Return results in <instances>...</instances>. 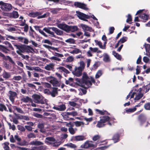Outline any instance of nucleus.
<instances>
[{"label": "nucleus", "instance_id": "obj_35", "mask_svg": "<svg viewBox=\"0 0 150 150\" xmlns=\"http://www.w3.org/2000/svg\"><path fill=\"white\" fill-rule=\"evenodd\" d=\"M96 110L101 115H104V114L110 115V113L105 110H103V111H102L98 109H96Z\"/></svg>", "mask_w": 150, "mask_h": 150}, {"label": "nucleus", "instance_id": "obj_61", "mask_svg": "<svg viewBox=\"0 0 150 150\" xmlns=\"http://www.w3.org/2000/svg\"><path fill=\"white\" fill-rule=\"evenodd\" d=\"M75 124L76 127L80 126L81 125H83V123L82 122L76 121L75 122Z\"/></svg>", "mask_w": 150, "mask_h": 150}, {"label": "nucleus", "instance_id": "obj_48", "mask_svg": "<svg viewBox=\"0 0 150 150\" xmlns=\"http://www.w3.org/2000/svg\"><path fill=\"white\" fill-rule=\"evenodd\" d=\"M27 137L29 139L35 138L36 137V135L35 134L33 133H30L27 135Z\"/></svg>", "mask_w": 150, "mask_h": 150}, {"label": "nucleus", "instance_id": "obj_47", "mask_svg": "<svg viewBox=\"0 0 150 150\" xmlns=\"http://www.w3.org/2000/svg\"><path fill=\"white\" fill-rule=\"evenodd\" d=\"M4 149L5 150H10V148L8 146L9 143L7 142H6L4 143Z\"/></svg>", "mask_w": 150, "mask_h": 150}, {"label": "nucleus", "instance_id": "obj_33", "mask_svg": "<svg viewBox=\"0 0 150 150\" xmlns=\"http://www.w3.org/2000/svg\"><path fill=\"white\" fill-rule=\"evenodd\" d=\"M113 54L118 59L121 60L122 59L121 56L118 53L116 52L115 51H113L112 52Z\"/></svg>", "mask_w": 150, "mask_h": 150}, {"label": "nucleus", "instance_id": "obj_19", "mask_svg": "<svg viewBox=\"0 0 150 150\" xmlns=\"http://www.w3.org/2000/svg\"><path fill=\"white\" fill-rule=\"evenodd\" d=\"M67 126L69 127L68 129V130L69 133L71 134H74L75 133V131L74 129L72 127L73 126V125L70 122L69 124H67Z\"/></svg>", "mask_w": 150, "mask_h": 150}, {"label": "nucleus", "instance_id": "obj_51", "mask_svg": "<svg viewBox=\"0 0 150 150\" xmlns=\"http://www.w3.org/2000/svg\"><path fill=\"white\" fill-rule=\"evenodd\" d=\"M143 94L141 93H139L134 98L135 100H139L143 96Z\"/></svg>", "mask_w": 150, "mask_h": 150}, {"label": "nucleus", "instance_id": "obj_40", "mask_svg": "<svg viewBox=\"0 0 150 150\" xmlns=\"http://www.w3.org/2000/svg\"><path fill=\"white\" fill-rule=\"evenodd\" d=\"M95 42L96 44L98 45L99 47L102 49H105V47H103L102 45V42L100 41H98L97 40H95Z\"/></svg>", "mask_w": 150, "mask_h": 150}, {"label": "nucleus", "instance_id": "obj_13", "mask_svg": "<svg viewBox=\"0 0 150 150\" xmlns=\"http://www.w3.org/2000/svg\"><path fill=\"white\" fill-rule=\"evenodd\" d=\"M0 57H2L5 60H8L12 64H14V62L12 60V58L9 56H5V55L0 52Z\"/></svg>", "mask_w": 150, "mask_h": 150}, {"label": "nucleus", "instance_id": "obj_11", "mask_svg": "<svg viewBox=\"0 0 150 150\" xmlns=\"http://www.w3.org/2000/svg\"><path fill=\"white\" fill-rule=\"evenodd\" d=\"M89 50L87 52V55L88 57H91L93 56V54L91 52L93 53H95L97 52L98 48L97 47L93 48L90 47L89 48Z\"/></svg>", "mask_w": 150, "mask_h": 150}, {"label": "nucleus", "instance_id": "obj_45", "mask_svg": "<svg viewBox=\"0 0 150 150\" xmlns=\"http://www.w3.org/2000/svg\"><path fill=\"white\" fill-rule=\"evenodd\" d=\"M93 142L92 141L88 142V148H91L92 149L96 148V145L93 144Z\"/></svg>", "mask_w": 150, "mask_h": 150}, {"label": "nucleus", "instance_id": "obj_53", "mask_svg": "<svg viewBox=\"0 0 150 150\" xmlns=\"http://www.w3.org/2000/svg\"><path fill=\"white\" fill-rule=\"evenodd\" d=\"M65 42L67 43L74 44L75 43V40L72 38H69L65 40Z\"/></svg>", "mask_w": 150, "mask_h": 150}, {"label": "nucleus", "instance_id": "obj_15", "mask_svg": "<svg viewBox=\"0 0 150 150\" xmlns=\"http://www.w3.org/2000/svg\"><path fill=\"white\" fill-rule=\"evenodd\" d=\"M54 66L55 64H54L50 63L48 64H47L44 68L47 70L54 71Z\"/></svg>", "mask_w": 150, "mask_h": 150}, {"label": "nucleus", "instance_id": "obj_41", "mask_svg": "<svg viewBox=\"0 0 150 150\" xmlns=\"http://www.w3.org/2000/svg\"><path fill=\"white\" fill-rule=\"evenodd\" d=\"M29 16L32 17H35L39 15V13L36 12H31L29 13Z\"/></svg>", "mask_w": 150, "mask_h": 150}, {"label": "nucleus", "instance_id": "obj_31", "mask_svg": "<svg viewBox=\"0 0 150 150\" xmlns=\"http://www.w3.org/2000/svg\"><path fill=\"white\" fill-rule=\"evenodd\" d=\"M81 27L85 31H90L91 28L88 27L87 25L84 24H81Z\"/></svg>", "mask_w": 150, "mask_h": 150}, {"label": "nucleus", "instance_id": "obj_37", "mask_svg": "<svg viewBox=\"0 0 150 150\" xmlns=\"http://www.w3.org/2000/svg\"><path fill=\"white\" fill-rule=\"evenodd\" d=\"M38 127L40 129V131L41 132L43 133L45 132V131L42 130V129H43L44 127V125L43 123H39L38 125Z\"/></svg>", "mask_w": 150, "mask_h": 150}, {"label": "nucleus", "instance_id": "obj_20", "mask_svg": "<svg viewBox=\"0 0 150 150\" xmlns=\"http://www.w3.org/2000/svg\"><path fill=\"white\" fill-rule=\"evenodd\" d=\"M52 30L57 35H62L63 34V31L56 28L53 27L52 28Z\"/></svg>", "mask_w": 150, "mask_h": 150}, {"label": "nucleus", "instance_id": "obj_63", "mask_svg": "<svg viewBox=\"0 0 150 150\" xmlns=\"http://www.w3.org/2000/svg\"><path fill=\"white\" fill-rule=\"evenodd\" d=\"M8 125L9 126L10 129H12L13 130H14L16 129V127L14 125H11V124L10 123H8Z\"/></svg>", "mask_w": 150, "mask_h": 150}, {"label": "nucleus", "instance_id": "obj_14", "mask_svg": "<svg viewBox=\"0 0 150 150\" xmlns=\"http://www.w3.org/2000/svg\"><path fill=\"white\" fill-rule=\"evenodd\" d=\"M85 137L83 135L73 136L71 138L72 141H81L85 139Z\"/></svg>", "mask_w": 150, "mask_h": 150}, {"label": "nucleus", "instance_id": "obj_54", "mask_svg": "<svg viewBox=\"0 0 150 150\" xmlns=\"http://www.w3.org/2000/svg\"><path fill=\"white\" fill-rule=\"evenodd\" d=\"M46 139L48 141L52 142H54L56 141L55 138L53 137H47L46 138Z\"/></svg>", "mask_w": 150, "mask_h": 150}, {"label": "nucleus", "instance_id": "obj_17", "mask_svg": "<svg viewBox=\"0 0 150 150\" xmlns=\"http://www.w3.org/2000/svg\"><path fill=\"white\" fill-rule=\"evenodd\" d=\"M53 108L57 110L63 111L66 109V106L65 104H61L57 107L54 106Z\"/></svg>", "mask_w": 150, "mask_h": 150}, {"label": "nucleus", "instance_id": "obj_5", "mask_svg": "<svg viewBox=\"0 0 150 150\" xmlns=\"http://www.w3.org/2000/svg\"><path fill=\"white\" fill-rule=\"evenodd\" d=\"M76 13L79 19L84 21H87L86 19H89L90 17L89 15H86L80 11H77Z\"/></svg>", "mask_w": 150, "mask_h": 150}, {"label": "nucleus", "instance_id": "obj_56", "mask_svg": "<svg viewBox=\"0 0 150 150\" xmlns=\"http://www.w3.org/2000/svg\"><path fill=\"white\" fill-rule=\"evenodd\" d=\"M81 147L82 148H88V142H86L84 144L82 145Z\"/></svg>", "mask_w": 150, "mask_h": 150}, {"label": "nucleus", "instance_id": "obj_50", "mask_svg": "<svg viewBox=\"0 0 150 150\" xmlns=\"http://www.w3.org/2000/svg\"><path fill=\"white\" fill-rule=\"evenodd\" d=\"M127 39V37H123L122 38L120 39L119 42H120L121 43H122L126 41Z\"/></svg>", "mask_w": 150, "mask_h": 150}, {"label": "nucleus", "instance_id": "obj_4", "mask_svg": "<svg viewBox=\"0 0 150 150\" xmlns=\"http://www.w3.org/2000/svg\"><path fill=\"white\" fill-rule=\"evenodd\" d=\"M0 5H1V8L2 10L7 11H10L12 7L11 4L4 3L2 1H0Z\"/></svg>", "mask_w": 150, "mask_h": 150}, {"label": "nucleus", "instance_id": "obj_49", "mask_svg": "<svg viewBox=\"0 0 150 150\" xmlns=\"http://www.w3.org/2000/svg\"><path fill=\"white\" fill-rule=\"evenodd\" d=\"M127 18L126 20V22L129 23H129V22H131L132 20V18L130 14H128L127 15Z\"/></svg>", "mask_w": 150, "mask_h": 150}, {"label": "nucleus", "instance_id": "obj_25", "mask_svg": "<svg viewBox=\"0 0 150 150\" xmlns=\"http://www.w3.org/2000/svg\"><path fill=\"white\" fill-rule=\"evenodd\" d=\"M144 46L145 47L146 51L147 52L146 55L149 57H150V45L145 43Z\"/></svg>", "mask_w": 150, "mask_h": 150}, {"label": "nucleus", "instance_id": "obj_58", "mask_svg": "<svg viewBox=\"0 0 150 150\" xmlns=\"http://www.w3.org/2000/svg\"><path fill=\"white\" fill-rule=\"evenodd\" d=\"M17 127L18 129L21 132H24L25 130V128L23 126L18 125Z\"/></svg>", "mask_w": 150, "mask_h": 150}, {"label": "nucleus", "instance_id": "obj_27", "mask_svg": "<svg viewBox=\"0 0 150 150\" xmlns=\"http://www.w3.org/2000/svg\"><path fill=\"white\" fill-rule=\"evenodd\" d=\"M34 28L36 30H38L40 33L42 35H44V36L47 37V35L43 31V30H42L41 29H40V27L38 26H34Z\"/></svg>", "mask_w": 150, "mask_h": 150}, {"label": "nucleus", "instance_id": "obj_59", "mask_svg": "<svg viewBox=\"0 0 150 150\" xmlns=\"http://www.w3.org/2000/svg\"><path fill=\"white\" fill-rule=\"evenodd\" d=\"M32 142L33 144L37 145H41L43 144L42 142L39 141H33Z\"/></svg>", "mask_w": 150, "mask_h": 150}, {"label": "nucleus", "instance_id": "obj_62", "mask_svg": "<svg viewBox=\"0 0 150 150\" xmlns=\"http://www.w3.org/2000/svg\"><path fill=\"white\" fill-rule=\"evenodd\" d=\"M15 110H16L18 112V113L23 114L24 113V112L23 110H22V109L19 108H18L16 107V108L15 109Z\"/></svg>", "mask_w": 150, "mask_h": 150}, {"label": "nucleus", "instance_id": "obj_21", "mask_svg": "<svg viewBox=\"0 0 150 150\" xmlns=\"http://www.w3.org/2000/svg\"><path fill=\"white\" fill-rule=\"evenodd\" d=\"M52 91L50 92V93L51 96L53 97H55L56 95L58 94L57 89L58 88L57 87H52Z\"/></svg>", "mask_w": 150, "mask_h": 150}, {"label": "nucleus", "instance_id": "obj_28", "mask_svg": "<svg viewBox=\"0 0 150 150\" xmlns=\"http://www.w3.org/2000/svg\"><path fill=\"white\" fill-rule=\"evenodd\" d=\"M103 60L106 62H109L110 61V59L109 55L107 53H104L103 54Z\"/></svg>", "mask_w": 150, "mask_h": 150}, {"label": "nucleus", "instance_id": "obj_1", "mask_svg": "<svg viewBox=\"0 0 150 150\" xmlns=\"http://www.w3.org/2000/svg\"><path fill=\"white\" fill-rule=\"evenodd\" d=\"M13 45L17 50L16 52L19 55L23 52L31 53L34 51L33 49L30 46L22 45L19 43H13Z\"/></svg>", "mask_w": 150, "mask_h": 150}, {"label": "nucleus", "instance_id": "obj_43", "mask_svg": "<svg viewBox=\"0 0 150 150\" xmlns=\"http://www.w3.org/2000/svg\"><path fill=\"white\" fill-rule=\"evenodd\" d=\"M102 74V71L101 70L98 71L95 76L96 79L99 78Z\"/></svg>", "mask_w": 150, "mask_h": 150}, {"label": "nucleus", "instance_id": "obj_2", "mask_svg": "<svg viewBox=\"0 0 150 150\" xmlns=\"http://www.w3.org/2000/svg\"><path fill=\"white\" fill-rule=\"evenodd\" d=\"M100 119L96 125L97 127L98 128H101L105 126L106 125L105 123L109 120V117L105 115L100 117Z\"/></svg>", "mask_w": 150, "mask_h": 150}, {"label": "nucleus", "instance_id": "obj_3", "mask_svg": "<svg viewBox=\"0 0 150 150\" xmlns=\"http://www.w3.org/2000/svg\"><path fill=\"white\" fill-rule=\"evenodd\" d=\"M46 80L52 84L54 86L59 87L61 85L60 83L59 82L57 79L52 76L46 77Z\"/></svg>", "mask_w": 150, "mask_h": 150}, {"label": "nucleus", "instance_id": "obj_10", "mask_svg": "<svg viewBox=\"0 0 150 150\" xmlns=\"http://www.w3.org/2000/svg\"><path fill=\"white\" fill-rule=\"evenodd\" d=\"M82 71L81 68L80 67L77 68L76 67L74 71H72V73L76 76L79 77L81 75Z\"/></svg>", "mask_w": 150, "mask_h": 150}, {"label": "nucleus", "instance_id": "obj_38", "mask_svg": "<svg viewBox=\"0 0 150 150\" xmlns=\"http://www.w3.org/2000/svg\"><path fill=\"white\" fill-rule=\"evenodd\" d=\"M114 120H115V118H111L109 117V120L107 122V124L110 126H111L112 124L114 123Z\"/></svg>", "mask_w": 150, "mask_h": 150}, {"label": "nucleus", "instance_id": "obj_30", "mask_svg": "<svg viewBox=\"0 0 150 150\" xmlns=\"http://www.w3.org/2000/svg\"><path fill=\"white\" fill-rule=\"evenodd\" d=\"M21 100L25 103L30 102H32V99L28 96H26L25 98L24 97L21 99Z\"/></svg>", "mask_w": 150, "mask_h": 150}, {"label": "nucleus", "instance_id": "obj_6", "mask_svg": "<svg viewBox=\"0 0 150 150\" xmlns=\"http://www.w3.org/2000/svg\"><path fill=\"white\" fill-rule=\"evenodd\" d=\"M33 98L34 99V102L35 103H41V104H44L45 102L44 101L41 99V97L40 96L37 94H35L32 96Z\"/></svg>", "mask_w": 150, "mask_h": 150}, {"label": "nucleus", "instance_id": "obj_23", "mask_svg": "<svg viewBox=\"0 0 150 150\" xmlns=\"http://www.w3.org/2000/svg\"><path fill=\"white\" fill-rule=\"evenodd\" d=\"M17 38L21 42L25 44H28L29 40L27 38L22 37H19Z\"/></svg>", "mask_w": 150, "mask_h": 150}, {"label": "nucleus", "instance_id": "obj_52", "mask_svg": "<svg viewBox=\"0 0 150 150\" xmlns=\"http://www.w3.org/2000/svg\"><path fill=\"white\" fill-rule=\"evenodd\" d=\"M67 113L69 115H72L75 116L77 115V113L76 111H73L71 112H67Z\"/></svg>", "mask_w": 150, "mask_h": 150}, {"label": "nucleus", "instance_id": "obj_16", "mask_svg": "<svg viewBox=\"0 0 150 150\" xmlns=\"http://www.w3.org/2000/svg\"><path fill=\"white\" fill-rule=\"evenodd\" d=\"M138 120L140 121L141 124L142 125L146 121V118L144 115L142 113L138 116Z\"/></svg>", "mask_w": 150, "mask_h": 150}, {"label": "nucleus", "instance_id": "obj_18", "mask_svg": "<svg viewBox=\"0 0 150 150\" xmlns=\"http://www.w3.org/2000/svg\"><path fill=\"white\" fill-rule=\"evenodd\" d=\"M28 35L30 37L34 39H37L39 38V36L35 31L28 33Z\"/></svg>", "mask_w": 150, "mask_h": 150}, {"label": "nucleus", "instance_id": "obj_46", "mask_svg": "<svg viewBox=\"0 0 150 150\" xmlns=\"http://www.w3.org/2000/svg\"><path fill=\"white\" fill-rule=\"evenodd\" d=\"M65 145L72 148L75 149L76 147V146L75 144L71 143L65 144Z\"/></svg>", "mask_w": 150, "mask_h": 150}, {"label": "nucleus", "instance_id": "obj_26", "mask_svg": "<svg viewBox=\"0 0 150 150\" xmlns=\"http://www.w3.org/2000/svg\"><path fill=\"white\" fill-rule=\"evenodd\" d=\"M120 135L118 133L114 134L112 138V140L114 141V143H116L119 141Z\"/></svg>", "mask_w": 150, "mask_h": 150}, {"label": "nucleus", "instance_id": "obj_8", "mask_svg": "<svg viewBox=\"0 0 150 150\" xmlns=\"http://www.w3.org/2000/svg\"><path fill=\"white\" fill-rule=\"evenodd\" d=\"M15 140L17 141V144L21 146L24 145L26 144V142L25 140H22L21 138L17 134L14 136Z\"/></svg>", "mask_w": 150, "mask_h": 150}, {"label": "nucleus", "instance_id": "obj_22", "mask_svg": "<svg viewBox=\"0 0 150 150\" xmlns=\"http://www.w3.org/2000/svg\"><path fill=\"white\" fill-rule=\"evenodd\" d=\"M139 17L143 19V21L146 22L148 19L149 16L145 13H142L140 14Z\"/></svg>", "mask_w": 150, "mask_h": 150}, {"label": "nucleus", "instance_id": "obj_57", "mask_svg": "<svg viewBox=\"0 0 150 150\" xmlns=\"http://www.w3.org/2000/svg\"><path fill=\"white\" fill-rule=\"evenodd\" d=\"M146 89L145 93L147 92L150 89V83L147 85L146 86L143 87Z\"/></svg>", "mask_w": 150, "mask_h": 150}, {"label": "nucleus", "instance_id": "obj_29", "mask_svg": "<svg viewBox=\"0 0 150 150\" xmlns=\"http://www.w3.org/2000/svg\"><path fill=\"white\" fill-rule=\"evenodd\" d=\"M18 12L15 11H13V12L11 13L10 14V16L11 17L16 18L18 17Z\"/></svg>", "mask_w": 150, "mask_h": 150}, {"label": "nucleus", "instance_id": "obj_64", "mask_svg": "<svg viewBox=\"0 0 150 150\" xmlns=\"http://www.w3.org/2000/svg\"><path fill=\"white\" fill-rule=\"evenodd\" d=\"M144 108L147 110H150V103H148L145 104Z\"/></svg>", "mask_w": 150, "mask_h": 150}, {"label": "nucleus", "instance_id": "obj_12", "mask_svg": "<svg viewBox=\"0 0 150 150\" xmlns=\"http://www.w3.org/2000/svg\"><path fill=\"white\" fill-rule=\"evenodd\" d=\"M8 93L9 94V99L12 103L14 102V97L17 95V93L14 91H9Z\"/></svg>", "mask_w": 150, "mask_h": 150}, {"label": "nucleus", "instance_id": "obj_44", "mask_svg": "<svg viewBox=\"0 0 150 150\" xmlns=\"http://www.w3.org/2000/svg\"><path fill=\"white\" fill-rule=\"evenodd\" d=\"M137 110V108L134 107L133 108H129L128 109L126 110V111L127 112H132L135 111Z\"/></svg>", "mask_w": 150, "mask_h": 150}, {"label": "nucleus", "instance_id": "obj_39", "mask_svg": "<svg viewBox=\"0 0 150 150\" xmlns=\"http://www.w3.org/2000/svg\"><path fill=\"white\" fill-rule=\"evenodd\" d=\"M57 69L61 70L62 71H64L67 74H69L70 73L69 71L64 67H60L57 68Z\"/></svg>", "mask_w": 150, "mask_h": 150}, {"label": "nucleus", "instance_id": "obj_60", "mask_svg": "<svg viewBox=\"0 0 150 150\" xmlns=\"http://www.w3.org/2000/svg\"><path fill=\"white\" fill-rule=\"evenodd\" d=\"M74 58L72 56H69L67 58L66 61L68 62H72Z\"/></svg>", "mask_w": 150, "mask_h": 150}, {"label": "nucleus", "instance_id": "obj_34", "mask_svg": "<svg viewBox=\"0 0 150 150\" xmlns=\"http://www.w3.org/2000/svg\"><path fill=\"white\" fill-rule=\"evenodd\" d=\"M69 32L71 31L74 32L78 30V28L76 26H70L69 25Z\"/></svg>", "mask_w": 150, "mask_h": 150}, {"label": "nucleus", "instance_id": "obj_55", "mask_svg": "<svg viewBox=\"0 0 150 150\" xmlns=\"http://www.w3.org/2000/svg\"><path fill=\"white\" fill-rule=\"evenodd\" d=\"M33 116L35 117L40 118H42L43 117L42 115L37 113H34Z\"/></svg>", "mask_w": 150, "mask_h": 150}, {"label": "nucleus", "instance_id": "obj_7", "mask_svg": "<svg viewBox=\"0 0 150 150\" xmlns=\"http://www.w3.org/2000/svg\"><path fill=\"white\" fill-rule=\"evenodd\" d=\"M57 27L59 28L64 31L67 33L69 32V25L65 24L60 23L57 25Z\"/></svg>", "mask_w": 150, "mask_h": 150}, {"label": "nucleus", "instance_id": "obj_36", "mask_svg": "<svg viewBox=\"0 0 150 150\" xmlns=\"http://www.w3.org/2000/svg\"><path fill=\"white\" fill-rule=\"evenodd\" d=\"M2 76L4 78L7 79L11 77V74L9 72L5 71L2 74Z\"/></svg>", "mask_w": 150, "mask_h": 150}, {"label": "nucleus", "instance_id": "obj_32", "mask_svg": "<svg viewBox=\"0 0 150 150\" xmlns=\"http://www.w3.org/2000/svg\"><path fill=\"white\" fill-rule=\"evenodd\" d=\"M4 111L6 112L8 111L5 105L3 104L0 103V111L3 112Z\"/></svg>", "mask_w": 150, "mask_h": 150}, {"label": "nucleus", "instance_id": "obj_42", "mask_svg": "<svg viewBox=\"0 0 150 150\" xmlns=\"http://www.w3.org/2000/svg\"><path fill=\"white\" fill-rule=\"evenodd\" d=\"M82 81L83 83L87 85L91 86L92 84L91 81H90L86 79H83Z\"/></svg>", "mask_w": 150, "mask_h": 150}, {"label": "nucleus", "instance_id": "obj_24", "mask_svg": "<svg viewBox=\"0 0 150 150\" xmlns=\"http://www.w3.org/2000/svg\"><path fill=\"white\" fill-rule=\"evenodd\" d=\"M0 50L5 53H7L8 52L10 51V50L8 48V47L1 45H0Z\"/></svg>", "mask_w": 150, "mask_h": 150}, {"label": "nucleus", "instance_id": "obj_9", "mask_svg": "<svg viewBox=\"0 0 150 150\" xmlns=\"http://www.w3.org/2000/svg\"><path fill=\"white\" fill-rule=\"evenodd\" d=\"M75 6L85 10H87L88 8L86 7V5L83 3L79 2H75L74 4Z\"/></svg>", "mask_w": 150, "mask_h": 150}]
</instances>
